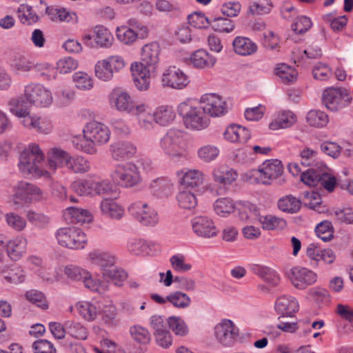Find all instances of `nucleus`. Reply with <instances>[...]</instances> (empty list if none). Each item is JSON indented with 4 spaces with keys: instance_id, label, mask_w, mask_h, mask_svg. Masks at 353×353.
Listing matches in <instances>:
<instances>
[{
    "instance_id": "f257e3e1",
    "label": "nucleus",
    "mask_w": 353,
    "mask_h": 353,
    "mask_svg": "<svg viewBox=\"0 0 353 353\" xmlns=\"http://www.w3.org/2000/svg\"><path fill=\"white\" fill-rule=\"evenodd\" d=\"M31 101L25 94L12 98L8 101L10 112L20 119V123L27 129L47 134L50 131L51 126L39 117L30 112L28 108L32 105Z\"/></svg>"
},
{
    "instance_id": "f03ea898",
    "label": "nucleus",
    "mask_w": 353,
    "mask_h": 353,
    "mask_svg": "<svg viewBox=\"0 0 353 353\" xmlns=\"http://www.w3.org/2000/svg\"><path fill=\"white\" fill-rule=\"evenodd\" d=\"M44 158V154L37 144H30L20 154L19 169L26 176L49 179V172L42 168Z\"/></svg>"
},
{
    "instance_id": "7ed1b4c3",
    "label": "nucleus",
    "mask_w": 353,
    "mask_h": 353,
    "mask_svg": "<svg viewBox=\"0 0 353 353\" xmlns=\"http://www.w3.org/2000/svg\"><path fill=\"white\" fill-rule=\"evenodd\" d=\"M283 172L281 161L278 159L268 160L259 165L257 170H251L243 175V179L251 184H270Z\"/></svg>"
},
{
    "instance_id": "20e7f679",
    "label": "nucleus",
    "mask_w": 353,
    "mask_h": 353,
    "mask_svg": "<svg viewBox=\"0 0 353 353\" xmlns=\"http://www.w3.org/2000/svg\"><path fill=\"white\" fill-rule=\"evenodd\" d=\"M186 134L183 130L171 128L161 138L159 147L172 157H183L186 155Z\"/></svg>"
},
{
    "instance_id": "39448f33",
    "label": "nucleus",
    "mask_w": 353,
    "mask_h": 353,
    "mask_svg": "<svg viewBox=\"0 0 353 353\" xmlns=\"http://www.w3.org/2000/svg\"><path fill=\"white\" fill-rule=\"evenodd\" d=\"M178 112L188 128L200 130L209 125L210 119L200 104L194 105L190 101L181 103L178 107Z\"/></svg>"
},
{
    "instance_id": "423d86ee",
    "label": "nucleus",
    "mask_w": 353,
    "mask_h": 353,
    "mask_svg": "<svg viewBox=\"0 0 353 353\" xmlns=\"http://www.w3.org/2000/svg\"><path fill=\"white\" fill-rule=\"evenodd\" d=\"M301 180L309 186L321 185L328 192H332L336 185L335 177L330 173V169L323 163L303 172Z\"/></svg>"
},
{
    "instance_id": "0eeeda50",
    "label": "nucleus",
    "mask_w": 353,
    "mask_h": 353,
    "mask_svg": "<svg viewBox=\"0 0 353 353\" xmlns=\"http://www.w3.org/2000/svg\"><path fill=\"white\" fill-rule=\"evenodd\" d=\"M213 183L207 186L213 195H223L228 192L230 186L236 180L237 172L225 165L215 168L212 172Z\"/></svg>"
},
{
    "instance_id": "6e6552de",
    "label": "nucleus",
    "mask_w": 353,
    "mask_h": 353,
    "mask_svg": "<svg viewBox=\"0 0 353 353\" xmlns=\"http://www.w3.org/2000/svg\"><path fill=\"white\" fill-rule=\"evenodd\" d=\"M113 181L124 188H132L141 181L138 167L132 163L117 164L110 173Z\"/></svg>"
},
{
    "instance_id": "1a4fd4ad",
    "label": "nucleus",
    "mask_w": 353,
    "mask_h": 353,
    "mask_svg": "<svg viewBox=\"0 0 353 353\" xmlns=\"http://www.w3.org/2000/svg\"><path fill=\"white\" fill-rule=\"evenodd\" d=\"M42 198L43 192L39 188L33 184L21 181L14 187L11 202L16 209H19L33 200L39 201Z\"/></svg>"
},
{
    "instance_id": "9d476101",
    "label": "nucleus",
    "mask_w": 353,
    "mask_h": 353,
    "mask_svg": "<svg viewBox=\"0 0 353 353\" xmlns=\"http://www.w3.org/2000/svg\"><path fill=\"white\" fill-rule=\"evenodd\" d=\"M59 245L69 249H82L87 243L85 233L76 227L61 228L55 233Z\"/></svg>"
},
{
    "instance_id": "9b49d317",
    "label": "nucleus",
    "mask_w": 353,
    "mask_h": 353,
    "mask_svg": "<svg viewBox=\"0 0 353 353\" xmlns=\"http://www.w3.org/2000/svg\"><path fill=\"white\" fill-rule=\"evenodd\" d=\"M128 210L143 225L154 226L159 222L156 210L145 202L141 201L134 202L129 205Z\"/></svg>"
},
{
    "instance_id": "f8f14e48",
    "label": "nucleus",
    "mask_w": 353,
    "mask_h": 353,
    "mask_svg": "<svg viewBox=\"0 0 353 353\" xmlns=\"http://www.w3.org/2000/svg\"><path fill=\"white\" fill-rule=\"evenodd\" d=\"M346 90L328 88L323 91L322 101L325 106L331 111H338L347 106L351 101Z\"/></svg>"
},
{
    "instance_id": "ddd939ff",
    "label": "nucleus",
    "mask_w": 353,
    "mask_h": 353,
    "mask_svg": "<svg viewBox=\"0 0 353 353\" xmlns=\"http://www.w3.org/2000/svg\"><path fill=\"white\" fill-rule=\"evenodd\" d=\"M214 334L221 345L231 347L239 338V328L231 320L223 319L214 327Z\"/></svg>"
},
{
    "instance_id": "4468645a",
    "label": "nucleus",
    "mask_w": 353,
    "mask_h": 353,
    "mask_svg": "<svg viewBox=\"0 0 353 353\" xmlns=\"http://www.w3.org/2000/svg\"><path fill=\"white\" fill-rule=\"evenodd\" d=\"M25 96L32 105L46 107L51 104V92L39 83H30L25 87Z\"/></svg>"
},
{
    "instance_id": "2eb2a0df",
    "label": "nucleus",
    "mask_w": 353,
    "mask_h": 353,
    "mask_svg": "<svg viewBox=\"0 0 353 353\" xmlns=\"http://www.w3.org/2000/svg\"><path fill=\"white\" fill-rule=\"evenodd\" d=\"M83 133L96 145H101L108 142L110 138V130L104 123L92 121L88 123L83 128Z\"/></svg>"
},
{
    "instance_id": "dca6fc26",
    "label": "nucleus",
    "mask_w": 353,
    "mask_h": 353,
    "mask_svg": "<svg viewBox=\"0 0 353 353\" xmlns=\"http://www.w3.org/2000/svg\"><path fill=\"white\" fill-rule=\"evenodd\" d=\"M199 103L205 113L212 117H219L227 112L226 102L219 95L214 93L203 95Z\"/></svg>"
},
{
    "instance_id": "f3484780",
    "label": "nucleus",
    "mask_w": 353,
    "mask_h": 353,
    "mask_svg": "<svg viewBox=\"0 0 353 353\" xmlns=\"http://www.w3.org/2000/svg\"><path fill=\"white\" fill-rule=\"evenodd\" d=\"M161 82L163 87L181 90L188 84L189 80L181 69L170 66L163 72Z\"/></svg>"
},
{
    "instance_id": "a211bd4d",
    "label": "nucleus",
    "mask_w": 353,
    "mask_h": 353,
    "mask_svg": "<svg viewBox=\"0 0 353 353\" xmlns=\"http://www.w3.org/2000/svg\"><path fill=\"white\" fill-rule=\"evenodd\" d=\"M160 47L157 42H152L143 46L140 63L134 65H142L144 68L155 71L159 62Z\"/></svg>"
},
{
    "instance_id": "6ab92c4d",
    "label": "nucleus",
    "mask_w": 353,
    "mask_h": 353,
    "mask_svg": "<svg viewBox=\"0 0 353 353\" xmlns=\"http://www.w3.org/2000/svg\"><path fill=\"white\" fill-rule=\"evenodd\" d=\"M110 104L120 112L131 114L136 110V105L129 94L119 89L114 90L110 95Z\"/></svg>"
},
{
    "instance_id": "aec40b11",
    "label": "nucleus",
    "mask_w": 353,
    "mask_h": 353,
    "mask_svg": "<svg viewBox=\"0 0 353 353\" xmlns=\"http://www.w3.org/2000/svg\"><path fill=\"white\" fill-rule=\"evenodd\" d=\"M194 17L201 21L203 27L210 25L216 32L229 33L234 29L233 21L228 18L219 17L209 19L203 14H195L190 19Z\"/></svg>"
},
{
    "instance_id": "412c9836",
    "label": "nucleus",
    "mask_w": 353,
    "mask_h": 353,
    "mask_svg": "<svg viewBox=\"0 0 353 353\" xmlns=\"http://www.w3.org/2000/svg\"><path fill=\"white\" fill-rule=\"evenodd\" d=\"M192 227L194 232L197 236L203 238L215 236L219 232L213 221L203 216L194 217L192 220Z\"/></svg>"
},
{
    "instance_id": "4be33fe9",
    "label": "nucleus",
    "mask_w": 353,
    "mask_h": 353,
    "mask_svg": "<svg viewBox=\"0 0 353 353\" xmlns=\"http://www.w3.org/2000/svg\"><path fill=\"white\" fill-rule=\"evenodd\" d=\"M290 279L294 287L304 289L316 282V274L307 268L294 267L291 269Z\"/></svg>"
},
{
    "instance_id": "5701e85b",
    "label": "nucleus",
    "mask_w": 353,
    "mask_h": 353,
    "mask_svg": "<svg viewBox=\"0 0 353 353\" xmlns=\"http://www.w3.org/2000/svg\"><path fill=\"white\" fill-rule=\"evenodd\" d=\"M132 114L137 117L139 126L143 130H151L157 124L154 112L145 104L136 105V110Z\"/></svg>"
},
{
    "instance_id": "b1692460",
    "label": "nucleus",
    "mask_w": 353,
    "mask_h": 353,
    "mask_svg": "<svg viewBox=\"0 0 353 353\" xmlns=\"http://www.w3.org/2000/svg\"><path fill=\"white\" fill-rule=\"evenodd\" d=\"M131 71L136 87L141 91L147 90L150 86V77L155 71H150L142 65L134 64H132Z\"/></svg>"
},
{
    "instance_id": "393cba45",
    "label": "nucleus",
    "mask_w": 353,
    "mask_h": 353,
    "mask_svg": "<svg viewBox=\"0 0 353 353\" xmlns=\"http://www.w3.org/2000/svg\"><path fill=\"white\" fill-rule=\"evenodd\" d=\"M110 151L112 159L119 161L132 157L137 148L130 142L118 141L110 145Z\"/></svg>"
},
{
    "instance_id": "a878e982",
    "label": "nucleus",
    "mask_w": 353,
    "mask_h": 353,
    "mask_svg": "<svg viewBox=\"0 0 353 353\" xmlns=\"http://www.w3.org/2000/svg\"><path fill=\"white\" fill-rule=\"evenodd\" d=\"M190 63L198 69H208L212 68L216 59L204 49L194 51L190 57Z\"/></svg>"
},
{
    "instance_id": "bb28decb",
    "label": "nucleus",
    "mask_w": 353,
    "mask_h": 353,
    "mask_svg": "<svg viewBox=\"0 0 353 353\" xmlns=\"http://www.w3.org/2000/svg\"><path fill=\"white\" fill-rule=\"evenodd\" d=\"M275 310L283 316H292L299 310V303L292 296H279L275 302Z\"/></svg>"
},
{
    "instance_id": "cd10ccee",
    "label": "nucleus",
    "mask_w": 353,
    "mask_h": 353,
    "mask_svg": "<svg viewBox=\"0 0 353 353\" xmlns=\"http://www.w3.org/2000/svg\"><path fill=\"white\" fill-rule=\"evenodd\" d=\"M63 216L67 222L72 224L89 223L92 220V216L89 211L77 207L66 208Z\"/></svg>"
},
{
    "instance_id": "c85d7f7f",
    "label": "nucleus",
    "mask_w": 353,
    "mask_h": 353,
    "mask_svg": "<svg viewBox=\"0 0 353 353\" xmlns=\"http://www.w3.org/2000/svg\"><path fill=\"white\" fill-rule=\"evenodd\" d=\"M234 52L240 56H250L258 50L257 45L248 37H236L232 42Z\"/></svg>"
},
{
    "instance_id": "c756f323",
    "label": "nucleus",
    "mask_w": 353,
    "mask_h": 353,
    "mask_svg": "<svg viewBox=\"0 0 353 353\" xmlns=\"http://www.w3.org/2000/svg\"><path fill=\"white\" fill-rule=\"evenodd\" d=\"M253 273L272 287H276L281 281L279 274L272 268L260 265L252 267Z\"/></svg>"
},
{
    "instance_id": "7c9ffc66",
    "label": "nucleus",
    "mask_w": 353,
    "mask_h": 353,
    "mask_svg": "<svg viewBox=\"0 0 353 353\" xmlns=\"http://www.w3.org/2000/svg\"><path fill=\"white\" fill-rule=\"evenodd\" d=\"M250 137V132L247 128L236 124L230 125L224 132V137L233 143H246Z\"/></svg>"
},
{
    "instance_id": "2f4dec72",
    "label": "nucleus",
    "mask_w": 353,
    "mask_h": 353,
    "mask_svg": "<svg viewBox=\"0 0 353 353\" xmlns=\"http://www.w3.org/2000/svg\"><path fill=\"white\" fill-rule=\"evenodd\" d=\"M89 259L92 264L100 268L101 274L115 263V258L113 255L99 250L91 252L89 254Z\"/></svg>"
},
{
    "instance_id": "473e14b6",
    "label": "nucleus",
    "mask_w": 353,
    "mask_h": 353,
    "mask_svg": "<svg viewBox=\"0 0 353 353\" xmlns=\"http://www.w3.org/2000/svg\"><path fill=\"white\" fill-rule=\"evenodd\" d=\"M172 185L170 179L165 177L157 178L149 185L150 192L155 196L162 198L169 196L172 193Z\"/></svg>"
},
{
    "instance_id": "72a5a7b5",
    "label": "nucleus",
    "mask_w": 353,
    "mask_h": 353,
    "mask_svg": "<svg viewBox=\"0 0 353 353\" xmlns=\"http://www.w3.org/2000/svg\"><path fill=\"white\" fill-rule=\"evenodd\" d=\"M27 241L25 239L15 238L7 241L6 250L11 260H19L26 252Z\"/></svg>"
},
{
    "instance_id": "f704fd0d",
    "label": "nucleus",
    "mask_w": 353,
    "mask_h": 353,
    "mask_svg": "<svg viewBox=\"0 0 353 353\" xmlns=\"http://www.w3.org/2000/svg\"><path fill=\"white\" fill-rule=\"evenodd\" d=\"M101 213L112 219L119 220L124 215V209L113 199H104L101 201Z\"/></svg>"
},
{
    "instance_id": "c9c22d12",
    "label": "nucleus",
    "mask_w": 353,
    "mask_h": 353,
    "mask_svg": "<svg viewBox=\"0 0 353 353\" xmlns=\"http://www.w3.org/2000/svg\"><path fill=\"white\" fill-rule=\"evenodd\" d=\"M70 156L68 152L61 148H53L50 149L48 152L49 168L54 170L58 167L63 165L67 167Z\"/></svg>"
},
{
    "instance_id": "e433bc0d",
    "label": "nucleus",
    "mask_w": 353,
    "mask_h": 353,
    "mask_svg": "<svg viewBox=\"0 0 353 353\" xmlns=\"http://www.w3.org/2000/svg\"><path fill=\"white\" fill-rule=\"evenodd\" d=\"M296 122V115L291 111H284L278 114L269 127L272 130L290 128Z\"/></svg>"
},
{
    "instance_id": "4c0bfd02",
    "label": "nucleus",
    "mask_w": 353,
    "mask_h": 353,
    "mask_svg": "<svg viewBox=\"0 0 353 353\" xmlns=\"http://www.w3.org/2000/svg\"><path fill=\"white\" fill-rule=\"evenodd\" d=\"M277 205L280 210L290 214H294L300 210L301 203L296 197L288 195L281 198L278 201Z\"/></svg>"
},
{
    "instance_id": "58836bf2",
    "label": "nucleus",
    "mask_w": 353,
    "mask_h": 353,
    "mask_svg": "<svg viewBox=\"0 0 353 353\" xmlns=\"http://www.w3.org/2000/svg\"><path fill=\"white\" fill-rule=\"evenodd\" d=\"M239 217L243 221H247L257 217L259 210L257 207L250 202H239L236 204Z\"/></svg>"
},
{
    "instance_id": "ea45409f",
    "label": "nucleus",
    "mask_w": 353,
    "mask_h": 353,
    "mask_svg": "<svg viewBox=\"0 0 353 353\" xmlns=\"http://www.w3.org/2000/svg\"><path fill=\"white\" fill-rule=\"evenodd\" d=\"M83 134V137L77 136L72 138V145L79 151H81L89 154H95L97 151L96 145L85 137V133Z\"/></svg>"
},
{
    "instance_id": "a19ab883",
    "label": "nucleus",
    "mask_w": 353,
    "mask_h": 353,
    "mask_svg": "<svg viewBox=\"0 0 353 353\" xmlns=\"http://www.w3.org/2000/svg\"><path fill=\"white\" fill-rule=\"evenodd\" d=\"M105 280L112 281L114 285L120 286L122 281L127 278V273L121 268H119L113 263L103 273L101 274Z\"/></svg>"
},
{
    "instance_id": "79ce46f5",
    "label": "nucleus",
    "mask_w": 353,
    "mask_h": 353,
    "mask_svg": "<svg viewBox=\"0 0 353 353\" xmlns=\"http://www.w3.org/2000/svg\"><path fill=\"white\" fill-rule=\"evenodd\" d=\"M183 175L181 178V184L185 187H198L203 182V174L198 170L182 171Z\"/></svg>"
},
{
    "instance_id": "37998d69",
    "label": "nucleus",
    "mask_w": 353,
    "mask_h": 353,
    "mask_svg": "<svg viewBox=\"0 0 353 353\" xmlns=\"http://www.w3.org/2000/svg\"><path fill=\"white\" fill-rule=\"evenodd\" d=\"M94 40L97 45L103 48L112 46L114 37L110 32L103 26H97L94 28Z\"/></svg>"
},
{
    "instance_id": "c03bdc74",
    "label": "nucleus",
    "mask_w": 353,
    "mask_h": 353,
    "mask_svg": "<svg viewBox=\"0 0 353 353\" xmlns=\"http://www.w3.org/2000/svg\"><path fill=\"white\" fill-rule=\"evenodd\" d=\"M66 168L74 173H85L90 171V163L81 156H70Z\"/></svg>"
},
{
    "instance_id": "a18cd8bd",
    "label": "nucleus",
    "mask_w": 353,
    "mask_h": 353,
    "mask_svg": "<svg viewBox=\"0 0 353 353\" xmlns=\"http://www.w3.org/2000/svg\"><path fill=\"white\" fill-rule=\"evenodd\" d=\"M154 114L157 124L163 126L170 124L175 118L174 111L172 108L168 106L158 108Z\"/></svg>"
},
{
    "instance_id": "49530a36",
    "label": "nucleus",
    "mask_w": 353,
    "mask_h": 353,
    "mask_svg": "<svg viewBox=\"0 0 353 353\" xmlns=\"http://www.w3.org/2000/svg\"><path fill=\"white\" fill-rule=\"evenodd\" d=\"M306 120L308 124L316 128H322L326 125L329 119L326 113L323 111L312 110L307 112Z\"/></svg>"
},
{
    "instance_id": "de8ad7c7",
    "label": "nucleus",
    "mask_w": 353,
    "mask_h": 353,
    "mask_svg": "<svg viewBox=\"0 0 353 353\" xmlns=\"http://www.w3.org/2000/svg\"><path fill=\"white\" fill-rule=\"evenodd\" d=\"M65 329L66 333L73 338L80 340H85L87 338V329L80 323L68 321L65 323Z\"/></svg>"
},
{
    "instance_id": "09e8293b",
    "label": "nucleus",
    "mask_w": 353,
    "mask_h": 353,
    "mask_svg": "<svg viewBox=\"0 0 353 353\" xmlns=\"http://www.w3.org/2000/svg\"><path fill=\"white\" fill-rule=\"evenodd\" d=\"M272 8L270 0H252L249 6V12L252 15L268 14Z\"/></svg>"
},
{
    "instance_id": "8fccbe9b",
    "label": "nucleus",
    "mask_w": 353,
    "mask_h": 353,
    "mask_svg": "<svg viewBox=\"0 0 353 353\" xmlns=\"http://www.w3.org/2000/svg\"><path fill=\"white\" fill-rule=\"evenodd\" d=\"M234 208L233 201L228 197L219 199L214 203L215 212L222 216L230 214L234 210Z\"/></svg>"
},
{
    "instance_id": "3c124183",
    "label": "nucleus",
    "mask_w": 353,
    "mask_h": 353,
    "mask_svg": "<svg viewBox=\"0 0 353 353\" xmlns=\"http://www.w3.org/2000/svg\"><path fill=\"white\" fill-rule=\"evenodd\" d=\"M300 163L305 167H316L319 166L317 160V152L308 147L304 148L299 153Z\"/></svg>"
},
{
    "instance_id": "603ef678",
    "label": "nucleus",
    "mask_w": 353,
    "mask_h": 353,
    "mask_svg": "<svg viewBox=\"0 0 353 353\" xmlns=\"http://www.w3.org/2000/svg\"><path fill=\"white\" fill-rule=\"evenodd\" d=\"M276 74L285 84L294 82L297 77V72L294 68L284 63L278 65L276 68Z\"/></svg>"
},
{
    "instance_id": "864d4df0",
    "label": "nucleus",
    "mask_w": 353,
    "mask_h": 353,
    "mask_svg": "<svg viewBox=\"0 0 353 353\" xmlns=\"http://www.w3.org/2000/svg\"><path fill=\"white\" fill-rule=\"evenodd\" d=\"M128 249L135 255L150 254V245L143 239H130L128 243Z\"/></svg>"
},
{
    "instance_id": "5fc2aeb1",
    "label": "nucleus",
    "mask_w": 353,
    "mask_h": 353,
    "mask_svg": "<svg viewBox=\"0 0 353 353\" xmlns=\"http://www.w3.org/2000/svg\"><path fill=\"white\" fill-rule=\"evenodd\" d=\"M317 236L323 241H329L334 237V228L330 221H323L315 228Z\"/></svg>"
},
{
    "instance_id": "6e6d98bb",
    "label": "nucleus",
    "mask_w": 353,
    "mask_h": 353,
    "mask_svg": "<svg viewBox=\"0 0 353 353\" xmlns=\"http://www.w3.org/2000/svg\"><path fill=\"white\" fill-rule=\"evenodd\" d=\"M18 17L22 23L27 25L36 23L39 20V17L32 8L26 5H21L18 8Z\"/></svg>"
},
{
    "instance_id": "4d7b16f0",
    "label": "nucleus",
    "mask_w": 353,
    "mask_h": 353,
    "mask_svg": "<svg viewBox=\"0 0 353 353\" xmlns=\"http://www.w3.org/2000/svg\"><path fill=\"white\" fill-rule=\"evenodd\" d=\"M167 299L174 307L178 308L188 307L191 303L190 296L187 294L180 291L170 294L167 296Z\"/></svg>"
},
{
    "instance_id": "13d9d810",
    "label": "nucleus",
    "mask_w": 353,
    "mask_h": 353,
    "mask_svg": "<svg viewBox=\"0 0 353 353\" xmlns=\"http://www.w3.org/2000/svg\"><path fill=\"white\" fill-rule=\"evenodd\" d=\"M260 222L263 229L272 230L283 229L286 226V221L283 219L278 218L272 215H267L260 218Z\"/></svg>"
},
{
    "instance_id": "bf43d9fd",
    "label": "nucleus",
    "mask_w": 353,
    "mask_h": 353,
    "mask_svg": "<svg viewBox=\"0 0 353 353\" xmlns=\"http://www.w3.org/2000/svg\"><path fill=\"white\" fill-rule=\"evenodd\" d=\"M139 35V34L134 30L126 26L119 27L117 29L118 39L125 44H132L137 40Z\"/></svg>"
},
{
    "instance_id": "052dcab7",
    "label": "nucleus",
    "mask_w": 353,
    "mask_h": 353,
    "mask_svg": "<svg viewBox=\"0 0 353 353\" xmlns=\"http://www.w3.org/2000/svg\"><path fill=\"white\" fill-rule=\"evenodd\" d=\"M79 314L85 320L91 321L97 316V307L89 302L81 301L77 304Z\"/></svg>"
},
{
    "instance_id": "680f3d73",
    "label": "nucleus",
    "mask_w": 353,
    "mask_h": 353,
    "mask_svg": "<svg viewBox=\"0 0 353 353\" xmlns=\"http://www.w3.org/2000/svg\"><path fill=\"white\" fill-rule=\"evenodd\" d=\"M130 333L134 341L141 344H147L151 339L148 330L141 325H136L131 327Z\"/></svg>"
},
{
    "instance_id": "e2e57ef3",
    "label": "nucleus",
    "mask_w": 353,
    "mask_h": 353,
    "mask_svg": "<svg viewBox=\"0 0 353 353\" xmlns=\"http://www.w3.org/2000/svg\"><path fill=\"white\" fill-rule=\"evenodd\" d=\"M94 181L83 180L74 181L72 184L73 190L81 196L94 194Z\"/></svg>"
},
{
    "instance_id": "0e129e2a",
    "label": "nucleus",
    "mask_w": 353,
    "mask_h": 353,
    "mask_svg": "<svg viewBox=\"0 0 353 353\" xmlns=\"http://www.w3.org/2000/svg\"><path fill=\"white\" fill-rule=\"evenodd\" d=\"M75 86L82 90H90L93 87L92 78L85 72H77L73 75Z\"/></svg>"
},
{
    "instance_id": "69168bd1",
    "label": "nucleus",
    "mask_w": 353,
    "mask_h": 353,
    "mask_svg": "<svg viewBox=\"0 0 353 353\" xmlns=\"http://www.w3.org/2000/svg\"><path fill=\"white\" fill-rule=\"evenodd\" d=\"M176 199L179 206L184 209L190 210L194 208L197 204V200L194 194L189 191L180 192Z\"/></svg>"
},
{
    "instance_id": "338daca9",
    "label": "nucleus",
    "mask_w": 353,
    "mask_h": 353,
    "mask_svg": "<svg viewBox=\"0 0 353 353\" xmlns=\"http://www.w3.org/2000/svg\"><path fill=\"white\" fill-rule=\"evenodd\" d=\"M168 328L178 336H185L188 332V327L180 317L170 316L168 319Z\"/></svg>"
},
{
    "instance_id": "774afa93",
    "label": "nucleus",
    "mask_w": 353,
    "mask_h": 353,
    "mask_svg": "<svg viewBox=\"0 0 353 353\" xmlns=\"http://www.w3.org/2000/svg\"><path fill=\"white\" fill-rule=\"evenodd\" d=\"M332 214L339 223L353 224V209L351 208L336 210Z\"/></svg>"
}]
</instances>
